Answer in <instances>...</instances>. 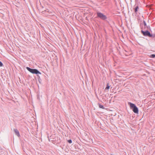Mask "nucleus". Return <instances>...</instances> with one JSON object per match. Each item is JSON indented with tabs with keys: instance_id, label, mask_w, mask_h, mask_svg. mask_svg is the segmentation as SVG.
Segmentation results:
<instances>
[{
	"instance_id": "1",
	"label": "nucleus",
	"mask_w": 155,
	"mask_h": 155,
	"mask_svg": "<svg viewBox=\"0 0 155 155\" xmlns=\"http://www.w3.org/2000/svg\"><path fill=\"white\" fill-rule=\"evenodd\" d=\"M128 104L130 105V109L132 110L134 113L136 114L138 113V109L134 104L130 102H129Z\"/></svg>"
},
{
	"instance_id": "2",
	"label": "nucleus",
	"mask_w": 155,
	"mask_h": 155,
	"mask_svg": "<svg viewBox=\"0 0 155 155\" xmlns=\"http://www.w3.org/2000/svg\"><path fill=\"white\" fill-rule=\"evenodd\" d=\"M26 69L30 72L33 74H41V73L37 69H31L28 67H26Z\"/></svg>"
},
{
	"instance_id": "3",
	"label": "nucleus",
	"mask_w": 155,
	"mask_h": 155,
	"mask_svg": "<svg viewBox=\"0 0 155 155\" xmlns=\"http://www.w3.org/2000/svg\"><path fill=\"white\" fill-rule=\"evenodd\" d=\"M97 17H98L102 20H106L107 18V16L101 12H97Z\"/></svg>"
},
{
	"instance_id": "4",
	"label": "nucleus",
	"mask_w": 155,
	"mask_h": 155,
	"mask_svg": "<svg viewBox=\"0 0 155 155\" xmlns=\"http://www.w3.org/2000/svg\"><path fill=\"white\" fill-rule=\"evenodd\" d=\"M141 32L144 36H147L150 37H152L153 36L152 35H151L150 32L148 31H144L141 30Z\"/></svg>"
},
{
	"instance_id": "5",
	"label": "nucleus",
	"mask_w": 155,
	"mask_h": 155,
	"mask_svg": "<svg viewBox=\"0 0 155 155\" xmlns=\"http://www.w3.org/2000/svg\"><path fill=\"white\" fill-rule=\"evenodd\" d=\"M14 131L15 133V134L17 135L18 137H19L20 135L18 130L16 129H14Z\"/></svg>"
},
{
	"instance_id": "6",
	"label": "nucleus",
	"mask_w": 155,
	"mask_h": 155,
	"mask_svg": "<svg viewBox=\"0 0 155 155\" xmlns=\"http://www.w3.org/2000/svg\"><path fill=\"white\" fill-rule=\"evenodd\" d=\"M134 6L135 7L134 8V12L137 13L138 11V9L139 8V6L138 5H135Z\"/></svg>"
},
{
	"instance_id": "7",
	"label": "nucleus",
	"mask_w": 155,
	"mask_h": 155,
	"mask_svg": "<svg viewBox=\"0 0 155 155\" xmlns=\"http://www.w3.org/2000/svg\"><path fill=\"white\" fill-rule=\"evenodd\" d=\"M110 86H109V84L107 83V87L105 88V90H108L110 88Z\"/></svg>"
},
{
	"instance_id": "8",
	"label": "nucleus",
	"mask_w": 155,
	"mask_h": 155,
	"mask_svg": "<svg viewBox=\"0 0 155 155\" xmlns=\"http://www.w3.org/2000/svg\"><path fill=\"white\" fill-rule=\"evenodd\" d=\"M99 107L100 108H102V109H104L105 108V107L103 105H101L100 104H99Z\"/></svg>"
},
{
	"instance_id": "9",
	"label": "nucleus",
	"mask_w": 155,
	"mask_h": 155,
	"mask_svg": "<svg viewBox=\"0 0 155 155\" xmlns=\"http://www.w3.org/2000/svg\"><path fill=\"white\" fill-rule=\"evenodd\" d=\"M150 57L153 58H155V54H152L150 55Z\"/></svg>"
},
{
	"instance_id": "10",
	"label": "nucleus",
	"mask_w": 155,
	"mask_h": 155,
	"mask_svg": "<svg viewBox=\"0 0 155 155\" xmlns=\"http://www.w3.org/2000/svg\"><path fill=\"white\" fill-rule=\"evenodd\" d=\"M68 142L69 143H72V141L70 139L69 140H68Z\"/></svg>"
},
{
	"instance_id": "11",
	"label": "nucleus",
	"mask_w": 155,
	"mask_h": 155,
	"mask_svg": "<svg viewBox=\"0 0 155 155\" xmlns=\"http://www.w3.org/2000/svg\"><path fill=\"white\" fill-rule=\"evenodd\" d=\"M143 24H144V26H145V27L146 26H147V24H146L145 21H143Z\"/></svg>"
},
{
	"instance_id": "12",
	"label": "nucleus",
	"mask_w": 155,
	"mask_h": 155,
	"mask_svg": "<svg viewBox=\"0 0 155 155\" xmlns=\"http://www.w3.org/2000/svg\"><path fill=\"white\" fill-rule=\"evenodd\" d=\"M3 64L2 62L0 61V67H2L3 66Z\"/></svg>"
},
{
	"instance_id": "13",
	"label": "nucleus",
	"mask_w": 155,
	"mask_h": 155,
	"mask_svg": "<svg viewBox=\"0 0 155 155\" xmlns=\"http://www.w3.org/2000/svg\"><path fill=\"white\" fill-rule=\"evenodd\" d=\"M113 155L112 154V155Z\"/></svg>"
}]
</instances>
